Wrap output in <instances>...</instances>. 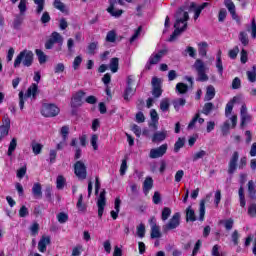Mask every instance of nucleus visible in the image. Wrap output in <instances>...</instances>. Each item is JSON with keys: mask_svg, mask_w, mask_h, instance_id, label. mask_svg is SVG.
Wrapping results in <instances>:
<instances>
[{"mask_svg": "<svg viewBox=\"0 0 256 256\" xmlns=\"http://www.w3.org/2000/svg\"><path fill=\"white\" fill-rule=\"evenodd\" d=\"M187 21H189V12L180 8L176 13V22L174 24V32L170 36L169 41H175L185 29H187Z\"/></svg>", "mask_w": 256, "mask_h": 256, "instance_id": "nucleus-1", "label": "nucleus"}, {"mask_svg": "<svg viewBox=\"0 0 256 256\" xmlns=\"http://www.w3.org/2000/svg\"><path fill=\"white\" fill-rule=\"evenodd\" d=\"M21 63L24 67H31L33 65V52L30 50L21 51L14 60L15 69L21 67Z\"/></svg>", "mask_w": 256, "mask_h": 256, "instance_id": "nucleus-2", "label": "nucleus"}, {"mask_svg": "<svg viewBox=\"0 0 256 256\" xmlns=\"http://www.w3.org/2000/svg\"><path fill=\"white\" fill-rule=\"evenodd\" d=\"M181 225V213L176 212L170 218V220L162 227L163 231L167 233L168 231H173V229H177Z\"/></svg>", "mask_w": 256, "mask_h": 256, "instance_id": "nucleus-3", "label": "nucleus"}, {"mask_svg": "<svg viewBox=\"0 0 256 256\" xmlns=\"http://www.w3.org/2000/svg\"><path fill=\"white\" fill-rule=\"evenodd\" d=\"M59 107L55 104L45 103L42 105L41 114L43 117H57L60 113Z\"/></svg>", "mask_w": 256, "mask_h": 256, "instance_id": "nucleus-4", "label": "nucleus"}, {"mask_svg": "<svg viewBox=\"0 0 256 256\" xmlns=\"http://www.w3.org/2000/svg\"><path fill=\"white\" fill-rule=\"evenodd\" d=\"M194 69H196L198 73V81H207L209 77H207V74H205V71H207V66H205V63L201 60H196L194 63Z\"/></svg>", "mask_w": 256, "mask_h": 256, "instance_id": "nucleus-5", "label": "nucleus"}, {"mask_svg": "<svg viewBox=\"0 0 256 256\" xmlns=\"http://www.w3.org/2000/svg\"><path fill=\"white\" fill-rule=\"evenodd\" d=\"M118 5H123V0H110V6L107 8V11L112 17L123 15V10L117 8Z\"/></svg>", "mask_w": 256, "mask_h": 256, "instance_id": "nucleus-6", "label": "nucleus"}, {"mask_svg": "<svg viewBox=\"0 0 256 256\" xmlns=\"http://www.w3.org/2000/svg\"><path fill=\"white\" fill-rule=\"evenodd\" d=\"M169 146L167 144H162L157 148H152L149 153L150 159H161L167 153Z\"/></svg>", "mask_w": 256, "mask_h": 256, "instance_id": "nucleus-7", "label": "nucleus"}, {"mask_svg": "<svg viewBox=\"0 0 256 256\" xmlns=\"http://www.w3.org/2000/svg\"><path fill=\"white\" fill-rule=\"evenodd\" d=\"M58 43L59 45H63V36L59 34V32H53L50 36V39L46 42L45 48L46 49H53V45Z\"/></svg>", "mask_w": 256, "mask_h": 256, "instance_id": "nucleus-8", "label": "nucleus"}, {"mask_svg": "<svg viewBox=\"0 0 256 256\" xmlns=\"http://www.w3.org/2000/svg\"><path fill=\"white\" fill-rule=\"evenodd\" d=\"M74 173L78 179H86L87 178V167L81 161H77L74 165Z\"/></svg>", "mask_w": 256, "mask_h": 256, "instance_id": "nucleus-9", "label": "nucleus"}, {"mask_svg": "<svg viewBox=\"0 0 256 256\" xmlns=\"http://www.w3.org/2000/svg\"><path fill=\"white\" fill-rule=\"evenodd\" d=\"M83 99H85V92L81 90L76 92L71 99L72 109H77L81 107V105H83Z\"/></svg>", "mask_w": 256, "mask_h": 256, "instance_id": "nucleus-10", "label": "nucleus"}, {"mask_svg": "<svg viewBox=\"0 0 256 256\" xmlns=\"http://www.w3.org/2000/svg\"><path fill=\"white\" fill-rule=\"evenodd\" d=\"M233 103V101L228 102L225 108V115L231 121L232 128L237 127V115L231 114L233 111Z\"/></svg>", "mask_w": 256, "mask_h": 256, "instance_id": "nucleus-11", "label": "nucleus"}, {"mask_svg": "<svg viewBox=\"0 0 256 256\" xmlns=\"http://www.w3.org/2000/svg\"><path fill=\"white\" fill-rule=\"evenodd\" d=\"M161 83V78H152V94L157 98H159V96L163 94V90L161 89Z\"/></svg>", "mask_w": 256, "mask_h": 256, "instance_id": "nucleus-12", "label": "nucleus"}, {"mask_svg": "<svg viewBox=\"0 0 256 256\" xmlns=\"http://www.w3.org/2000/svg\"><path fill=\"white\" fill-rule=\"evenodd\" d=\"M106 199H105V190H103L98 198L97 207H98V217H103V211H105Z\"/></svg>", "mask_w": 256, "mask_h": 256, "instance_id": "nucleus-13", "label": "nucleus"}, {"mask_svg": "<svg viewBox=\"0 0 256 256\" xmlns=\"http://www.w3.org/2000/svg\"><path fill=\"white\" fill-rule=\"evenodd\" d=\"M224 5L225 7L228 9L232 19H234V21H240L239 16L237 15V12L235 10V3H233L232 0H224Z\"/></svg>", "mask_w": 256, "mask_h": 256, "instance_id": "nucleus-14", "label": "nucleus"}, {"mask_svg": "<svg viewBox=\"0 0 256 256\" xmlns=\"http://www.w3.org/2000/svg\"><path fill=\"white\" fill-rule=\"evenodd\" d=\"M241 115V127H245L246 123H251V115L247 112V106L242 105L240 110Z\"/></svg>", "mask_w": 256, "mask_h": 256, "instance_id": "nucleus-15", "label": "nucleus"}, {"mask_svg": "<svg viewBox=\"0 0 256 256\" xmlns=\"http://www.w3.org/2000/svg\"><path fill=\"white\" fill-rule=\"evenodd\" d=\"M167 139V130L156 131L152 136V143H162Z\"/></svg>", "mask_w": 256, "mask_h": 256, "instance_id": "nucleus-16", "label": "nucleus"}, {"mask_svg": "<svg viewBox=\"0 0 256 256\" xmlns=\"http://www.w3.org/2000/svg\"><path fill=\"white\" fill-rule=\"evenodd\" d=\"M237 161H239V152H234L229 162L228 173H235L237 169Z\"/></svg>", "mask_w": 256, "mask_h": 256, "instance_id": "nucleus-17", "label": "nucleus"}, {"mask_svg": "<svg viewBox=\"0 0 256 256\" xmlns=\"http://www.w3.org/2000/svg\"><path fill=\"white\" fill-rule=\"evenodd\" d=\"M133 80L131 78H128V86L126 87L124 91V100L125 101H131V97L135 95V88L131 87V83Z\"/></svg>", "mask_w": 256, "mask_h": 256, "instance_id": "nucleus-18", "label": "nucleus"}, {"mask_svg": "<svg viewBox=\"0 0 256 256\" xmlns=\"http://www.w3.org/2000/svg\"><path fill=\"white\" fill-rule=\"evenodd\" d=\"M164 55V51H160L156 54H152L151 57L149 58V64L146 65L148 69H151V65H157L160 61L161 58Z\"/></svg>", "mask_w": 256, "mask_h": 256, "instance_id": "nucleus-19", "label": "nucleus"}, {"mask_svg": "<svg viewBox=\"0 0 256 256\" xmlns=\"http://www.w3.org/2000/svg\"><path fill=\"white\" fill-rule=\"evenodd\" d=\"M51 243V239L49 237H42L38 243V250L40 253H45L47 251V245Z\"/></svg>", "mask_w": 256, "mask_h": 256, "instance_id": "nucleus-20", "label": "nucleus"}, {"mask_svg": "<svg viewBox=\"0 0 256 256\" xmlns=\"http://www.w3.org/2000/svg\"><path fill=\"white\" fill-rule=\"evenodd\" d=\"M38 92H39V86H37V84H32L28 88V90L25 94V97H32V99H36Z\"/></svg>", "mask_w": 256, "mask_h": 256, "instance_id": "nucleus-21", "label": "nucleus"}, {"mask_svg": "<svg viewBox=\"0 0 256 256\" xmlns=\"http://www.w3.org/2000/svg\"><path fill=\"white\" fill-rule=\"evenodd\" d=\"M248 197L253 200L256 199V185L253 180L248 182Z\"/></svg>", "mask_w": 256, "mask_h": 256, "instance_id": "nucleus-22", "label": "nucleus"}, {"mask_svg": "<svg viewBox=\"0 0 256 256\" xmlns=\"http://www.w3.org/2000/svg\"><path fill=\"white\" fill-rule=\"evenodd\" d=\"M120 207H121V199L116 198L115 202H114V209L111 211V217L112 219H117V217H119V211H120Z\"/></svg>", "mask_w": 256, "mask_h": 256, "instance_id": "nucleus-23", "label": "nucleus"}, {"mask_svg": "<svg viewBox=\"0 0 256 256\" xmlns=\"http://www.w3.org/2000/svg\"><path fill=\"white\" fill-rule=\"evenodd\" d=\"M143 189H144V193L145 195H147L149 193V191H151V189H153V178L151 177H146L144 183H143Z\"/></svg>", "mask_w": 256, "mask_h": 256, "instance_id": "nucleus-24", "label": "nucleus"}, {"mask_svg": "<svg viewBox=\"0 0 256 256\" xmlns=\"http://www.w3.org/2000/svg\"><path fill=\"white\" fill-rule=\"evenodd\" d=\"M109 69L112 73L119 71V58H112L110 60Z\"/></svg>", "mask_w": 256, "mask_h": 256, "instance_id": "nucleus-25", "label": "nucleus"}, {"mask_svg": "<svg viewBox=\"0 0 256 256\" xmlns=\"http://www.w3.org/2000/svg\"><path fill=\"white\" fill-rule=\"evenodd\" d=\"M186 220L187 221H197V217L195 216V210L191 206L186 209Z\"/></svg>", "mask_w": 256, "mask_h": 256, "instance_id": "nucleus-26", "label": "nucleus"}, {"mask_svg": "<svg viewBox=\"0 0 256 256\" xmlns=\"http://www.w3.org/2000/svg\"><path fill=\"white\" fill-rule=\"evenodd\" d=\"M216 67L218 69V73L223 75V62L221 61V50H218L216 56Z\"/></svg>", "mask_w": 256, "mask_h": 256, "instance_id": "nucleus-27", "label": "nucleus"}, {"mask_svg": "<svg viewBox=\"0 0 256 256\" xmlns=\"http://www.w3.org/2000/svg\"><path fill=\"white\" fill-rule=\"evenodd\" d=\"M36 5V13L41 15L43 9H45V0H33Z\"/></svg>", "mask_w": 256, "mask_h": 256, "instance_id": "nucleus-28", "label": "nucleus"}, {"mask_svg": "<svg viewBox=\"0 0 256 256\" xmlns=\"http://www.w3.org/2000/svg\"><path fill=\"white\" fill-rule=\"evenodd\" d=\"M197 121H198V123H200V125H203V123H205V119L200 118L199 114H196L194 116V118L191 120V122L189 123L188 129H193V127H195V124L197 123Z\"/></svg>", "mask_w": 256, "mask_h": 256, "instance_id": "nucleus-29", "label": "nucleus"}, {"mask_svg": "<svg viewBox=\"0 0 256 256\" xmlns=\"http://www.w3.org/2000/svg\"><path fill=\"white\" fill-rule=\"evenodd\" d=\"M247 79L250 81V83H255L256 81V66L252 67V70H248L246 72Z\"/></svg>", "mask_w": 256, "mask_h": 256, "instance_id": "nucleus-30", "label": "nucleus"}, {"mask_svg": "<svg viewBox=\"0 0 256 256\" xmlns=\"http://www.w3.org/2000/svg\"><path fill=\"white\" fill-rule=\"evenodd\" d=\"M0 128L9 132V129H11V119H9V116L6 115L3 117Z\"/></svg>", "mask_w": 256, "mask_h": 256, "instance_id": "nucleus-31", "label": "nucleus"}, {"mask_svg": "<svg viewBox=\"0 0 256 256\" xmlns=\"http://www.w3.org/2000/svg\"><path fill=\"white\" fill-rule=\"evenodd\" d=\"M233 129V124H229V120L225 121L223 123V125L221 126V131H222V135L224 137H227V135L229 134V130Z\"/></svg>", "mask_w": 256, "mask_h": 256, "instance_id": "nucleus-32", "label": "nucleus"}, {"mask_svg": "<svg viewBox=\"0 0 256 256\" xmlns=\"http://www.w3.org/2000/svg\"><path fill=\"white\" fill-rule=\"evenodd\" d=\"M207 47H209V44H207V42H201L198 44V51L201 57H205V55H207Z\"/></svg>", "mask_w": 256, "mask_h": 256, "instance_id": "nucleus-33", "label": "nucleus"}, {"mask_svg": "<svg viewBox=\"0 0 256 256\" xmlns=\"http://www.w3.org/2000/svg\"><path fill=\"white\" fill-rule=\"evenodd\" d=\"M54 7L61 11V13H67V6L61 2V0H54Z\"/></svg>", "mask_w": 256, "mask_h": 256, "instance_id": "nucleus-34", "label": "nucleus"}, {"mask_svg": "<svg viewBox=\"0 0 256 256\" xmlns=\"http://www.w3.org/2000/svg\"><path fill=\"white\" fill-rule=\"evenodd\" d=\"M169 107H170L169 98L162 99L161 102H160L161 111H163V113H165V112L169 111Z\"/></svg>", "mask_w": 256, "mask_h": 256, "instance_id": "nucleus-35", "label": "nucleus"}, {"mask_svg": "<svg viewBox=\"0 0 256 256\" xmlns=\"http://www.w3.org/2000/svg\"><path fill=\"white\" fill-rule=\"evenodd\" d=\"M15 149H17V139H16V138H13V139L10 141V144H9V147H8L7 155H8L9 157H11V155H13V152L15 151Z\"/></svg>", "mask_w": 256, "mask_h": 256, "instance_id": "nucleus-36", "label": "nucleus"}, {"mask_svg": "<svg viewBox=\"0 0 256 256\" xmlns=\"http://www.w3.org/2000/svg\"><path fill=\"white\" fill-rule=\"evenodd\" d=\"M36 55L38 57V61L40 65H43V63H47V55L43 52V50H36Z\"/></svg>", "mask_w": 256, "mask_h": 256, "instance_id": "nucleus-37", "label": "nucleus"}, {"mask_svg": "<svg viewBox=\"0 0 256 256\" xmlns=\"http://www.w3.org/2000/svg\"><path fill=\"white\" fill-rule=\"evenodd\" d=\"M207 5H208L207 2H204L203 4H201L194 10V20L195 21H197L199 19V16L201 15V11H203V9H205V7H207Z\"/></svg>", "mask_w": 256, "mask_h": 256, "instance_id": "nucleus-38", "label": "nucleus"}, {"mask_svg": "<svg viewBox=\"0 0 256 256\" xmlns=\"http://www.w3.org/2000/svg\"><path fill=\"white\" fill-rule=\"evenodd\" d=\"M213 97H215V87L208 86L205 99H206V101H211V99H213Z\"/></svg>", "mask_w": 256, "mask_h": 256, "instance_id": "nucleus-39", "label": "nucleus"}, {"mask_svg": "<svg viewBox=\"0 0 256 256\" xmlns=\"http://www.w3.org/2000/svg\"><path fill=\"white\" fill-rule=\"evenodd\" d=\"M189 87L185 83H178L176 85V91L177 93H180V95H184V93H187Z\"/></svg>", "mask_w": 256, "mask_h": 256, "instance_id": "nucleus-40", "label": "nucleus"}, {"mask_svg": "<svg viewBox=\"0 0 256 256\" xmlns=\"http://www.w3.org/2000/svg\"><path fill=\"white\" fill-rule=\"evenodd\" d=\"M233 223H234V221L231 218L220 221V225H224V227H225V229H227V231H231L233 229Z\"/></svg>", "mask_w": 256, "mask_h": 256, "instance_id": "nucleus-41", "label": "nucleus"}, {"mask_svg": "<svg viewBox=\"0 0 256 256\" xmlns=\"http://www.w3.org/2000/svg\"><path fill=\"white\" fill-rule=\"evenodd\" d=\"M27 3V0H20L18 5L20 15H25V13H27Z\"/></svg>", "mask_w": 256, "mask_h": 256, "instance_id": "nucleus-42", "label": "nucleus"}, {"mask_svg": "<svg viewBox=\"0 0 256 256\" xmlns=\"http://www.w3.org/2000/svg\"><path fill=\"white\" fill-rule=\"evenodd\" d=\"M186 101L183 98H178L176 100L173 101V105H174V109H176V111H179V109H181V107H184Z\"/></svg>", "mask_w": 256, "mask_h": 256, "instance_id": "nucleus-43", "label": "nucleus"}, {"mask_svg": "<svg viewBox=\"0 0 256 256\" xmlns=\"http://www.w3.org/2000/svg\"><path fill=\"white\" fill-rule=\"evenodd\" d=\"M185 145V139L184 138H179L176 143L174 144V151L175 153H179L180 149L184 147Z\"/></svg>", "mask_w": 256, "mask_h": 256, "instance_id": "nucleus-44", "label": "nucleus"}, {"mask_svg": "<svg viewBox=\"0 0 256 256\" xmlns=\"http://www.w3.org/2000/svg\"><path fill=\"white\" fill-rule=\"evenodd\" d=\"M32 193L34 197H41L42 192H41V184L35 183L32 187Z\"/></svg>", "mask_w": 256, "mask_h": 256, "instance_id": "nucleus-45", "label": "nucleus"}, {"mask_svg": "<svg viewBox=\"0 0 256 256\" xmlns=\"http://www.w3.org/2000/svg\"><path fill=\"white\" fill-rule=\"evenodd\" d=\"M205 219V200H201L199 207V221H203Z\"/></svg>", "mask_w": 256, "mask_h": 256, "instance_id": "nucleus-46", "label": "nucleus"}, {"mask_svg": "<svg viewBox=\"0 0 256 256\" xmlns=\"http://www.w3.org/2000/svg\"><path fill=\"white\" fill-rule=\"evenodd\" d=\"M159 237H161V230H160L159 226H155V227L151 228V238L159 239Z\"/></svg>", "mask_w": 256, "mask_h": 256, "instance_id": "nucleus-47", "label": "nucleus"}, {"mask_svg": "<svg viewBox=\"0 0 256 256\" xmlns=\"http://www.w3.org/2000/svg\"><path fill=\"white\" fill-rule=\"evenodd\" d=\"M239 199H240V206L245 207L246 202H245V190L243 189V186L239 188L238 191Z\"/></svg>", "mask_w": 256, "mask_h": 256, "instance_id": "nucleus-48", "label": "nucleus"}, {"mask_svg": "<svg viewBox=\"0 0 256 256\" xmlns=\"http://www.w3.org/2000/svg\"><path fill=\"white\" fill-rule=\"evenodd\" d=\"M98 44L96 42H92L87 47V53L88 55H95L97 51Z\"/></svg>", "mask_w": 256, "mask_h": 256, "instance_id": "nucleus-49", "label": "nucleus"}, {"mask_svg": "<svg viewBox=\"0 0 256 256\" xmlns=\"http://www.w3.org/2000/svg\"><path fill=\"white\" fill-rule=\"evenodd\" d=\"M42 150H43L42 144H39L37 142L32 143V151H33L34 155H39Z\"/></svg>", "mask_w": 256, "mask_h": 256, "instance_id": "nucleus-50", "label": "nucleus"}, {"mask_svg": "<svg viewBox=\"0 0 256 256\" xmlns=\"http://www.w3.org/2000/svg\"><path fill=\"white\" fill-rule=\"evenodd\" d=\"M239 41L242 45H249V36L247 35V32H240Z\"/></svg>", "mask_w": 256, "mask_h": 256, "instance_id": "nucleus-51", "label": "nucleus"}, {"mask_svg": "<svg viewBox=\"0 0 256 256\" xmlns=\"http://www.w3.org/2000/svg\"><path fill=\"white\" fill-rule=\"evenodd\" d=\"M98 141H99V136H97V134H94L91 136L90 143L94 151H97L99 149V145L97 144Z\"/></svg>", "mask_w": 256, "mask_h": 256, "instance_id": "nucleus-52", "label": "nucleus"}, {"mask_svg": "<svg viewBox=\"0 0 256 256\" xmlns=\"http://www.w3.org/2000/svg\"><path fill=\"white\" fill-rule=\"evenodd\" d=\"M136 234L140 239H143L145 237V224H139L136 228Z\"/></svg>", "mask_w": 256, "mask_h": 256, "instance_id": "nucleus-53", "label": "nucleus"}, {"mask_svg": "<svg viewBox=\"0 0 256 256\" xmlns=\"http://www.w3.org/2000/svg\"><path fill=\"white\" fill-rule=\"evenodd\" d=\"M169 217H171V208L165 207L162 210L161 219H162V221H167V219H169Z\"/></svg>", "mask_w": 256, "mask_h": 256, "instance_id": "nucleus-54", "label": "nucleus"}, {"mask_svg": "<svg viewBox=\"0 0 256 256\" xmlns=\"http://www.w3.org/2000/svg\"><path fill=\"white\" fill-rule=\"evenodd\" d=\"M65 183H66L65 177L59 175L56 179L57 189H63V187H65Z\"/></svg>", "mask_w": 256, "mask_h": 256, "instance_id": "nucleus-55", "label": "nucleus"}, {"mask_svg": "<svg viewBox=\"0 0 256 256\" xmlns=\"http://www.w3.org/2000/svg\"><path fill=\"white\" fill-rule=\"evenodd\" d=\"M206 155H207V151L200 150L193 155L192 159L193 161H199V159H203V157H206Z\"/></svg>", "mask_w": 256, "mask_h": 256, "instance_id": "nucleus-56", "label": "nucleus"}, {"mask_svg": "<svg viewBox=\"0 0 256 256\" xmlns=\"http://www.w3.org/2000/svg\"><path fill=\"white\" fill-rule=\"evenodd\" d=\"M150 117L154 125H157V123H159V114H157V110L155 109L150 110Z\"/></svg>", "mask_w": 256, "mask_h": 256, "instance_id": "nucleus-57", "label": "nucleus"}, {"mask_svg": "<svg viewBox=\"0 0 256 256\" xmlns=\"http://www.w3.org/2000/svg\"><path fill=\"white\" fill-rule=\"evenodd\" d=\"M248 33H251L252 39H256V23L255 19L252 20L251 27L247 29Z\"/></svg>", "mask_w": 256, "mask_h": 256, "instance_id": "nucleus-58", "label": "nucleus"}, {"mask_svg": "<svg viewBox=\"0 0 256 256\" xmlns=\"http://www.w3.org/2000/svg\"><path fill=\"white\" fill-rule=\"evenodd\" d=\"M57 219L60 223H67V221L69 220V215H67V213L65 212H60L57 215Z\"/></svg>", "mask_w": 256, "mask_h": 256, "instance_id": "nucleus-59", "label": "nucleus"}, {"mask_svg": "<svg viewBox=\"0 0 256 256\" xmlns=\"http://www.w3.org/2000/svg\"><path fill=\"white\" fill-rule=\"evenodd\" d=\"M63 71H65V64L58 63L54 66V73H56V75L63 73Z\"/></svg>", "mask_w": 256, "mask_h": 256, "instance_id": "nucleus-60", "label": "nucleus"}, {"mask_svg": "<svg viewBox=\"0 0 256 256\" xmlns=\"http://www.w3.org/2000/svg\"><path fill=\"white\" fill-rule=\"evenodd\" d=\"M83 63V57L76 56L73 61V69L77 70L79 69V66Z\"/></svg>", "mask_w": 256, "mask_h": 256, "instance_id": "nucleus-61", "label": "nucleus"}, {"mask_svg": "<svg viewBox=\"0 0 256 256\" xmlns=\"http://www.w3.org/2000/svg\"><path fill=\"white\" fill-rule=\"evenodd\" d=\"M83 253V246L77 245L72 249V256H81Z\"/></svg>", "mask_w": 256, "mask_h": 256, "instance_id": "nucleus-62", "label": "nucleus"}, {"mask_svg": "<svg viewBox=\"0 0 256 256\" xmlns=\"http://www.w3.org/2000/svg\"><path fill=\"white\" fill-rule=\"evenodd\" d=\"M103 248H104L105 253L107 255H109L111 253V241L110 240L104 241Z\"/></svg>", "mask_w": 256, "mask_h": 256, "instance_id": "nucleus-63", "label": "nucleus"}, {"mask_svg": "<svg viewBox=\"0 0 256 256\" xmlns=\"http://www.w3.org/2000/svg\"><path fill=\"white\" fill-rule=\"evenodd\" d=\"M248 215H250V217H255L256 216V204H251L248 207Z\"/></svg>", "mask_w": 256, "mask_h": 256, "instance_id": "nucleus-64", "label": "nucleus"}]
</instances>
